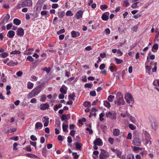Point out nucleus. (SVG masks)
I'll use <instances>...</instances> for the list:
<instances>
[{"label": "nucleus", "mask_w": 159, "mask_h": 159, "mask_svg": "<svg viewBox=\"0 0 159 159\" xmlns=\"http://www.w3.org/2000/svg\"><path fill=\"white\" fill-rule=\"evenodd\" d=\"M114 96L111 95H109L107 98V100L110 102H112L113 101V99L114 98Z\"/></svg>", "instance_id": "nucleus-34"}, {"label": "nucleus", "mask_w": 159, "mask_h": 159, "mask_svg": "<svg viewBox=\"0 0 159 159\" xmlns=\"http://www.w3.org/2000/svg\"><path fill=\"white\" fill-rule=\"evenodd\" d=\"M33 86L34 84L30 82H28L27 84V87L29 89H31Z\"/></svg>", "instance_id": "nucleus-25"}, {"label": "nucleus", "mask_w": 159, "mask_h": 159, "mask_svg": "<svg viewBox=\"0 0 159 159\" xmlns=\"http://www.w3.org/2000/svg\"><path fill=\"white\" fill-rule=\"evenodd\" d=\"M126 102L129 103V104H133L134 103V100L133 99H125Z\"/></svg>", "instance_id": "nucleus-31"}, {"label": "nucleus", "mask_w": 159, "mask_h": 159, "mask_svg": "<svg viewBox=\"0 0 159 159\" xmlns=\"http://www.w3.org/2000/svg\"><path fill=\"white\" fill-rule=\"evenodd\" d=\"M49 107V105L47 103L41 104L40 109L41 110H45L48 109Z\"/></svg>", "instance_id": "nucleus-9"}, {"label": "nucleus", "mask_w": 159, "mask_h": 159, "mask_svg": "<svg viewBox=\"0 0 159 159\" xmlns=\"http://www.w3.org/2000/svg\"><path fill=\"white\" fill-rule=\"evenodd\" d=\"M104 114L103 113H101L99 115V119L101 121H102L104 120V119L103 118V116H104Z\"/></svg>", "instance_id": "nucleus-52"}, {"label": "nucleus", "mask_w": 159, "mask_h": 159, "mask_svg": "<svg viewBox=\"0 0 159 159\" xmlns=\"http://www.w3.org/2000/svg\"><path fill=\"white\" fill-rule=\"evenodd\" d=\"M143 132L146 138H148L150 136L149 134L146 131L143 130Z\"/></svg>", "instance_id": "nucleus-45"}, {"label": "nucleus", "mask_w": 159, "mask_h": 159, "mask_svg": "<svg viewBox=\"0 0 159 159\" xmlns=\"http://www.w3.org/2000/svg\"><path fill=\"white\" fill-rule=\"evenodd\" d=\"M47 150L46 148L45 147H44L42 150V154L43 156L44 157H46L47 155Z\"/></svg>", "instance_id": "nucleus-24"}, {"label": "nucleus", "mask_w": 159, "mask_h": 159, "mask_svg": "<svg viewBox=\"0 0 159 159\" xmlns=\"http://www.w3.org/2000/svg\"><path fill=\"white\" fill-rule=\"evenodd\" d=\"M30 139L34 141H35L37 140V138H36V137L34 135H31L30 136Z\"/></svg>", "instance_id": "nucleus-54"}, {"label": "nucleus", "mask_w": 159, "mask_h": 159, "mask_svg": "<svg viewBox=\"0 0 159 159\" xmlns=\"http://www.w3.org/2000/svg\"><path fill=\"white\" fill-rule=\"evenodd\" d=\"M113 134L115 136H118L120 134V130L118 129H115L113 130Z\"/></svg>", "instance_id": "nucleus-18"}, {"label": "nucleus", "mask_w": 159, "mask_h": 159, "mask_svg": "<svg viewBox=\"0 0 159 159\" xmlns=\"http://www.w3.org/2000/svg\"><path fill=\"white\" fill-rule=\"evenodd\" d=\"M125 99H133L132 95L130 93H127L125 95Z\"/></svg>", "instance_id": "nucleus-21"}, {"label": "nucleus", "mask_w": 159, "mask_h": 159, "mask_svg": "<svg viewBox=\"0 0 159 159\" xmlns=\"http://www.w3.org/2000/svg\"><path fill=\"white\" fill-rule=\"evenodd\" d=\"M15 32L11 30L8 32L7 34V36L10 38H12L15 36Z\"/></svg>", "instance_id": "nucleus-12"}, {"label": "nucleus", "mask_w": 159, "mask_h": 159, "mask_svg": "<svg viewBox=\"0 0 159 159\" xmlns=\"http://www.w3.org/2000/svg\"><path fill=\"white\" fill-rule=\"evenodd\" d=\"M75 97V94L74 93L70 94L68 96L69 98H71L72 100L74 101L75 98L74 97Z\"/></svg>", "instance_id": "nucleus-33"}, {"label": "nucleus", "mask_w": 159, "mask_h": 159, "mask_svg": "<svg viewBox=\"0 0 159 159\" xmlns=\"http://www.w3.org/2000/svg\"><path fill=\"white\" fill-rule=\"evenodd\" d=\"M83 13V11L80 10L78 11L75 15V18L77 19L81 18L82 17Z\"/></svg>", "instance_id": "nucleus-10"}, {"label": "nucleus", "mask_w": 159, "mask_h": 159, "mask_svg": "<svg viewBox=\"0 0 159 159\" xmlns=\"http://www.w3.org/2000/svg\"><path fill=\"white\" fill-rule=\"evenodd\" d=\"M108 7L106 5L103 4L100 6V8L102 10H103L108 8Z\"/></svg>", "instance_id": "nucleus-42"}, {"label": "nucleus", "mask_w": 159, "mask_h": 159, "mask_svg": "<svg viewBox=\"0 0 159 159\" xmlns=\"http://www.w3.org/2000/svg\"><path fill=\"white\" fill-rule=\"evenodd\" d=\"M26 155L27 157L31 158H35L37 157L35 155L30 153L26 154Z\"/></svg>", "instance_id": "nucleus-41"}, {"label": "nucleus", "mask_w": 159, "mask_h": 159, "mask_svg": "<svg viewBox=\"0 0 159 159\" xmlns=\"http://www.w3.org/2000/svg\"><path fill=\"white\" fill-rule=\"evenodd\" d=\"M43 70L44 71H46L48 73L50 72V69H48L47 67H45L43 69Z\"/></svg>", "instance_id": "nucleus-63"}, {"label": "nucleus", "mask_w": 159, "mask_h": 159, "mask_svg": "<svg viewBox=\"0 0 159 159\" xmlns=\"http://www.w3.org/2000/svg\"><path fill=\"white\" fill-rule=\"evenodd\" d=\"M93 86L92 84L87 83L84 85V86L86 88H91L92 86Z\"/></svg>", "instance_id": "nucleus-47"}, {"label": "nucleus", "mask_w": 159, "mask_h": 159, "mask_svg": "<svg viewBox=\"0 0 159 159\" xmlns=\"http://www.w3.org/2000/svg\"><path fill=\"white\" fill-rule=\"evenodd\" d=\"M55 127H59L61 124V122L57 120H56L55 121Z\"/></svg>", "instance_id": "nucleus-35"}, {"label": "nucleus", "mask_w": 159, "mask_h": 159, "mask_svg": "<svg viewBox=\"0 0 159 159\" xmlns=\"http://www.w3.org/2000/svg\"><path fill=\"white\" fill-rule=\"evenodd\" d=\"M20 53V52L19 50H15L11 52L10 54H19Z\"/></svg>", "instance_id": "nucleus-40"}, {"label": "nucleus", "mask_w": 159, "mask_h": 159, "mask_svg": "<svg viewBox=\"0 0 159 159\" xmlns=\"http://www.w3.org/2000/svg\"><path fill=\"white\" fill-rule=\"evenodd\" d=\"M12 26V23L8 24L6 26L7 29V30H9L11 29Z\"/></svg>", "instance_id": "nucleus-57"}, {"label": "nucleus", "mask_w": 159, "mask_h": 159, "mask_svg": "<svg viewBox=\"0 0 159 159\" xmlns=\"http://www.w3.org/2000/svg\"><path fill=\"white\" fill-rule=\"evenodd\" d=\"M46 98V95H43L42 96V98L40 99V101L42 102H44Z\"/></svg>", "instance_id": "nucleus-51"}, {"label": "nucleus", "mask_w": 159, "mask_h": 159, "mask_svg": "<svg viewBox=\"0 0 159 159\" xmlns=\"http://www.w3.org/2000/svg\"><path fill=\"white\" fill-rule=\"evenodd\" d=\"M10 139L11 140H13L14 141H17L18 140V138L17 136H14L12 137H11L10 138Z\"/></svg>", "instance_id": "nucleus-61"}, {"label": "nucleus", "mask_w": 159, "mask_h": 159, "mask_svg": "<svg viewBox=\"0 0 159 159\" xmlns=\"http://www.w3.org/2000/svg\"><path fill=\"white\" fill-rule=\"evenodd\" d=\"M141 140L139 138H135L133 140V144L134 145L140 146L141 144Z\"/></svg>", "instance_id": "nucleus-6"}, {"label": "nucleus", "mask_w": 159, "mask_h": 159, "mask_svg": "<svg viewBox=\"0 0 159 159\" xmlns=\"http://www.w3.org/2000/svg\"><path fill=\"white\" fill-rule=\"evenodd\" d=\"M134 157L133 154H130L128 155L127 157V159H134Z\"/></svg>", "instance_id": "nucleus-37"}, {"label": "nucleus", "mask_w": 159, "mask_h": 159, "mask_svg": "<svg viewBox=\"0 0 159 159\" xmlns=\"http://www.w3.org/2000/svg\"><path fill=\"white\" fill-rule=\"evenodd\" d=\"M71 35L73 38H75L79 36L80 35V34L78 32H76L73 30L71 32Z\"/></svg>", "instance_id": "nucleus-15"}, {"label": "nucleus", "mask_w": 159, "mask_h": 159, "mask_svg": "<svg viewBox=\"0 0 159 159\" xmlns=\"http://www.w3.org/2000/svg\"><path fill=\"white\" fill-rule=\"evenodd\" d=\"M123 95L121 92H118L117 93L116 95V98L117 99V104L118 105H124L125 102L123 100Z\"/></svg>", "instance_id": "nucleus-2"}, {"label": "nucleus", "mask_w": 159, "mask_h": 159, "mask_svg": "<svg viewBox=\"0 0 159 159\" xmlns=\"http://www.w3.org/2000/svg\"><path fill=\"white\" fill-rule=\"evenodd\" d=\"M26 150L28 152H31L32 151V149L30 146H27L26 147Z\"/></svg>", "instance_id": "nucleus-64"}, {"label": "nucleus", "mask_w": 159, "mask_h": 159, "mask_svg": "<svg viewBox=\"0 0 159 159\" xmlns=\"http://www.w3.org/2000/svg\"><path fill=\"white\" fill-rule=\"evenodd\" d=\"M116 151L117 157L120 158L121 156L122 152L118 150H116Z\"/></svg>", "instance_id": "nucleus-38"}, {"label": "nucleus", "mask_w": 159, "mask_h": 159, "mask_svg": "<svg viewBox=\"0 0 159 159\" xmlns=\"http://www.w3.org/2000/svg\"><path fill=\"white\" fill-rule=\"evenodd\" d=\"M75 147L77 150H80L81 148V145L79 143H76L75 144Z\"/></svg>", "instance_id": "nucleus-29"}, {"label": "nucleus", "mask_w": 159, "mask_h": 159, "mask_svg": "<svg viewBox=\"0 0 159 159\" xmlns=\"http://www.w3.org/2000/svg\"><path fill=\"white\" fill-rule=\"evenodd\" d=\"M102 19L103 20L107 21L108 19V16L106 15L105 13H104L102 16Z\"/></svg>", "instance_id": "nucleus-22"}, {"label": "nucleus", "mask_w": 159, "mask_h": 159, "mask_svg": "<svg viewBox=\"0 0 159 159\" xmlns=\"http://www.w3.org/2000/svg\"><path fill=\"white\" fill-rule=\"evenodd\" d=\"M43 127L42 124L40 122H37L35 125V127L36 129H39V128H41Z\"/></svg>", "instance_id": "nucleus-23"}, {"label": "nucleus", "mask_w": 159, "mask_h": 159, "mask_svg": "<svg viewBox=\"0 0 159 159\" xmlns=\"http://www.w3.org/2000/svg\"><path fill=\"white\" fill-rule=\"evenodd\" d=\"M101 151L99 159H106L109 156V154L107 151L103 149H101Z\"/></svg>", "instance_id": "nucleus-3"}, {"label": "nucleus", "mask_w": 159, "mask_h": 159, "mask_svg": "<svg viewBox=\"0 0 159 159\" xmlns=\"http://www.w3.org/2000/svg\"><path fill=\"white\" fill-rule=\"evenodd\" d=\"M106 116L107 117L112 119H114L116 118V113L114 111L109 112L107 113L106 114Z\"/></svg>", "instance_id": "nucleus-4"}, {"label": "nucleus", "mask_w": 159, "mask_h": 159, "mask_svg": "<svg viewBox=\"0 0 159 159\" xmlns=\"http://www.w3.org/2000/svg\"><path fill=\"white\" fill-rule=\"evenodd\" d=\"M129 127L132 130H134L135 129V126L132 124H130L129 125Z\"/></svg>", "instance_id": "nucleus-58"}, {"label": "nucleus", "mask_w": 159, "mask_h": 159, "mask_svg": "<svg viewBox=\"0 0 159 159\" xmlns=\"http://www.w3.org/2000/svg\"><path fill=\"white\" fill-rule=\"evenodd\" d=\"M32 5V2L31 0H26L19 3L17 5V8L19 9L25 6L30 7Z\"/></svg>", "instance_id": "nucleus-1"}, {"label": "nucleus", "mask_w": 159, "mask_h": 159, "mask_svg": "<svg viewBox=\"0 0 159 159\" xmlns=\"http://www.w3.org/2000/svg\"><path fill=\"white\" fill-rule=\"evenodd\" d=\"M44 1L45 0H39L36 5V6L37 7V9L40 8Z\"/></svg>", "instance_id": "nucleus-13"}, {"label": "nucleus", "mask_w": 159, "mask_h": 159, "mask_svg": "<svg viewBox=\"0 0 159 159\" xmlns=\"http://www.w3.org/2000/svg\"><path fill=\"white\" fill-rule=\"evenodd\" d=\"M103 142L102 140L99 138H97L93 142V144L98 146L102 145Z\"/></svg>", "instance_id": "nucleus-8"}, {"label": "nucleus", "mask_w": 159, "mask_h": 159, "mask_svg": "<svg viewBox=\"0 0 159 159\" xmlns=\"http://www.w3.org/2000/svg\"><path fill=\"white\" fill-rule=\"evenodd\" d=\"M72 155L74 156V158L75 159H78L79 157V155L76 152H73Z\"/></svg>", "instance_id": "nucleus-46"}, {"label": "nucleus", "mask_w": 159, "mask_h": 159, "mask_svg": "<svg viewBox=\"0 0 159 159\" xmlns=\"http://www.w3.org/2000/svg\"><path fill=\"white\" fill-rule=\"evenodd\" d=\"M158 48V45L157 43H155L153 46L152 51L154 52H156Z\"/></svg>", "instance_id": "nucleus-16"}, {"label": "nucleus", "mask_w": 159, "mask_h": 159, "mask_svg": "<svg viewBox=\"0 0 159 159\" xmlns=\"http://www.w3.org/2000/svg\"><path fill=\"white\" fill-rule=\"evenodd\" d=\"M36 96L34 94V93L33 92V91H32L28 95V97L29 98H31L33 97Z\"/></svg>", "instance_id": "nucleus-43"}, {"label": "nucleus", "mask_w": 159, "mask_h": 159, "mask_svg": "<svg viewBox=\"0 0 159 159\" xmlns=\"http://www.w3.org/2000/svg\"><path fill=\"white\" fill-rule=\"evenodd\" d=\"M102 130L104 133H105L107 130V127L106 126L102 125L100 126Z\"/></svg>", "instance_id": "nucleus-26"}, {"label": "nucleus", "mask_w": 159, "mask_h": 159, "mask_svg": "<svg viewBox=\"0 0 159 159\" xmlns=\"http://www.w3.org/2000/svg\"><path fill=\"white\" fill-rule=\"evenodd\" d=\"M108 141L111 144H113V142L114 141V139L113 138L110 137L108 139Z\"/></svg>", "instance_id": "nucleus-55"}, {"label": "nucleus", "mask_w": 159, "mask_h": 159, "mask_svg": "<svg viewBox=\"0 0 159 159\" xmlns=\"http://www.w3.org/2000/svg\"><path fill=\"white\" fill-rule=\"evenodd\" d=\"M43 118L45 120L43 121V122L44 123V126L45 127H46L48 125L49 118L48 117H47L46 116H44Z\"/></svg>", "instance_id": "nucleus-17"}, {"label": "nucleus", "mask_w": 159, "mask_h": 159, "mask_svg": "<svg viewBox=\"0 0 159 159\" xmlns=\"http://www.w3.org/2000/svg\"><path fill=\"white\" fill-rule=\"evenodd\" d=\"M48 12V11H41V14L42 15H43V16H46V15H47Z\"/></svg>", "instance_id": "nucleus-50"}, {"label": "nucleus", "mask_w": 159, "mask_h": 159, "mask_svg": "<svg viewBox=\"0 0 159 159\" xmlns=\"http://www.w3.org/2000/svg\"><path fill=\"white\" fill-rule=\"evenodd\" d=\"M115 60L117 64H121L123 62V61L122 60L116 58H115Z\"/></svg>", "instance_id": "nucleus-30"}, {"label": "nucleus", "mask_w": 159, "mask_h": 159, "mask_svg": "<svg viewBox=\"0 0 159 159\" xmlns=\"http://www.w3.org/2000/svg\"><path fill=\"white\" fill-rule=\"evenodd\" d=\"M30 143L31 145H32L35 148H36V142H32V141H30Z\"/></svg>", "instance_id": "nucleus-59"}, {"label": "nucleus", "mask_w": 159, "mask_h": 159, "mask_svg": "<svg viewBox=\"0 0 159 159\" xmlns=\"http://www.w3.org/2000/svg\"><path fill=\"white\" fill-rule=\"evenodd\" d=\"M16 34L18 36L22 37L24 34V31L23 29L18 28L16 31Z\"/></svg>", "instance_id": "nucleus-7"}, {"label": "nucleus", "mask_w": 159, "mask_h": 159, "mask_svg": "<svg viewBox=\"0 0 159 159\" xmlns=\"http://www.w3.org/2000/svg\"><path fill=\"white\" fill-rule=\"evenodd\" d=\"M10 18V16L8 14L6 15V16L4 18L2 22L3 23L7 22Z\"/></svg>", "instance_id": "nucleus-20"}, {"label": "nucleus", "mask_w": 159, "mask_h": 159, "mask_svg": "<svg viewBox=\"0 0 159 159\" xmlns=\"http://www.w3.org/2000/svg\"><path fill=\"white\" fill-rule=\"evenodd\" d=\"M34 58L31 56H28L26 60L30 61H34Z\"/></svg>", "instance_id": "nucleus-49"}, {"label": "nucleus", "mask_w": 159, "mask_h": 159, "mask_svg": "<svg viewBox=\"0 0 159 159\" xmlns=\"http://www.w3.org/2000/svg\"><path fill=\"white\" fill-rule=\"evenodd\" d=\"M139 3V2H136L134 3L131 6L132 8H135L138 7L137 4Z\"/></svg>", "instance_id": "nucleus-44"}, {"label": "nucleus", "mask_w": 159, "mask_h": 159, "mask_svg": "<svg viewBox=\"0 0 159 159\" xmlns=\"http://www.w3.org/2000/svg\"><path fill=\"white\" fill-rule=\"evenodd\" d=\"M61 120L62 121L66 120L67 119V116L65 114H63L61 117Z\"/></svg>", "instance_id": "nucleus-32"}, {"label": "nucleus", "mask_w": 159, "mask_h": 159, "mask_svg": "<svg viewBox=\"0 0 159 159\" xmlns=\"http://www.w3.org/2000/svg\"><path fill=\"white\" fill-rule=\"evenodd\" d=\"M66 15L67 16H72L73 15V14L71 11L68 10L66 12Z\"/></svg>", "instance_id": "nucleus-36"}, {"label": "nucleus", "mask_w": 159, "mask_h": 159, "mask_svg": "<svg viewBox=\"0 0 159 159\" xmlns=\"http://www.w3.org/2000/svg\"><path fill=\"white\" fill-rule=\"evenodd\" d=\"M23 74V72L21 71H19L16 73L17 76L19 77L21 76Z\"/></svg>", "instance_id": "nucleus-62"}, {"label": "nucleus", "mask_w": 159, "mask_h": 159, "mask_svg": "<svg viewBox=\"0 0 159 159\" xmlns=\"http://www.w3.org/2000/svg\"><path fill=\"white\" fill-rule=\"evenodd\" d=\"M156 83L157 84L158 86H159V80H155L153 82V84L154 85L156 86H157V85L156 84Z\"/></svg>", "instance_id": "nucleus-56"}, {"label": "nucleus", "mask_w": 159, "mask_h": 159, "mask_svg": "<svg viewBox=\"0 0 159 159\" xmlns=\"http://www.w3.org/2000/svg\"><path fill=\"white\" fill-rule=\"evenodd\" d=\"M67 88L64 84L63 85L60 89V91L62 94H66L67 93Z\"/></svg>", "instance_id": "nucleus-11"}, {"label": "nucleus", "mask_w": 159, "mask_h": 159, "mask_svg": "<svg viewBox=\"0 0 159 159\" xmlns=\"http://www.w3.org/2000/svg\"><path fill=\"white\" fill-rule=\"evenodd\" d=\"M18 146V144L16 143H15L13 144V149L14 150H16L17 148L16 147Z\"/></svg>", "instance_id": "nucleus-60"}, {"label": "nucleus", "mask_w": 159, "mask_h": 159, "mask_svg": "<svg viewBox=\"0 0 159 159\" xmlns=\"http://www.w3.org/2000/svg\"><path fill=\"white\" fill-rule=\"evenodd\" d=\"M42 86L41 85L37 86L36 88H34L32 91L34 93V94L36 96L41 91Z\"/></svg>", "instance_id": "nucleus-5"}, {"label": "nucleus", "mask_w": 159, "mask_h": 159, "mask_svg": "<svg viewBox=\"0 0 159 159\" xmlns=\"http://www.w3.org/2000/svg\"><path fill=\"white\" fill-rule=\"evenodd\" d=\"M13 23L16 25H18L21 24V20L17 18H15L13 20Z\"/></svg>", "instance_id": "nucleus-19"}, {"label": "nucleus", "mask_w": 159, "mask_h": 159, "mask_svg": "<svg viewBox=\"0 0 159 159\" xmlns=\"http://www.w3.org/2000/svg\"><path fill=\"white\" fill-rule=\"evenodd\" d=\"M104 105L105 107H107L108 108L111 107L110 103L107 101H104Z\"/></svg>", "instance_id": "nucleus-39"}, {"label": "nucleus", "mask_w": 159, "mask_h": 159, "mask_svg": "<svg viewBox=\"0 0 159 159\" xmlns=\"http://www.w3.org/2000/svg\"><path fill=\"white\" fill-rule=\"evenodd\" d=\"M68 127V125L66 124H64L63 123L62 124V129L63 130L64 132H68L67 129Z\"/></svg>", "instance_id": "nucleus-27"}, {"label": "nucleus", "mask_w": 159, "mask_h": 159, "mask_svg": "<svg viewBox=\"0 0 159 159\" xmlns=\"http://www.w3.org/2000/svg\"><path fill=\"white\" fill-rule=\"evenodd\" d=\"M8 54L6 52H3L1 54V57L2 58H5L8 56Z\"/></svg>", "instance_id": "nucleus-48"}, {"label": "nucleus", "mask_w": 159, "mask_h": 159, "mask_svg": "<svg viewBox=\"0 0 159 159\" xmlns=\"http://www.w3.org/2000/svg\"><path fill=\"white\" fill-rule=\"evenodd\" d=\"M151 125L152 128L155 131H156L157 128V122L155 121L151 122Z\"/></svg>", "instance_id": "nucleus-14"}, {"label": "nucleus", "mask_w": 159, "mask_h": 159, "mask_svg": "<svg viewBox=\"0 0 159 159\" xmlns=\"http://www.w3.org/2000/svg\"><path fill=\"white\" fill-rule=\"evenodd\" d=\"M83 105L85 107H89L91 105L90 102L88 101H86L84 102Z\"/></svg>", "instance_id": "nucleus-28"}, {"label": "nucleus", "mask_w": 159, "mask_h": 159, "mask_svg": "<svg viewBox=\"0 0 159 159\" xmlns=\"http://www.w3.org/2000/svg\"><path fill=\"white\" fill-rule=\"evenodd\" d=\"M65 32V30L64 29L61 30L57 32V34L58 35L63 33Z\"/></svg>", "instance_id": "nucleus-53"}]
</instances>
